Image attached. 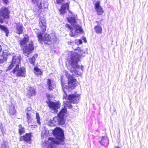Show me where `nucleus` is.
Wrapping results in <instances>:
<instances>
[{"label":"nucleus","instance_id":"obj_3","mask_svg":"<svg viewBox=\"0 0 148 148\" xmlns=\"http://www.w3.org/2000/svg\"><path fill=\"white\" fill-rule=\"evenodd\" d=\"M77 53L75 52H71V59L69 61L70 70L72 73H74L77 75H80L82 73L79 71V66L77 62L79 60L80 56H84L85 52L82 50L79 49Z\"/></svg>","mask_w":148,"mask_h":148},{"label":"nucleus","instance_id":"obj_2","mask_svg":"<svg viewBox=\"0 0 148 148\" xmlns=\"http://www.w3.org/2000/svg\"><path fill=\"white\" fill-rule=\"evenodd\" d=\"M53 133L58 140L53 138H50L45 143H43L44 148H55L57 145L64 144V136L63 131L61 129L56 127L53 130Z\"/></svg>","mask_w":148,"mask_h":148},{"label":"nucleus","instance_id":"obj_15","mask_svg":"<svg viewBox=\"0 0 148 148\" xmlns=\"http://www.w3.org/2000/svg\"><path fill=\"white\" fill-rule=\"evenodd\" d=\"M69 3H63L61 7V8L59 10L60 14H63L66 12V9H69Z\"/></svg>","mask_w":148,"mask_h":148},{"label":"nucleus","instance_id":"obj_18","mask_svg":"<svg viewBox=\"0 0 148 148\" xmlns=\"http://www.w3.org/2000/svg\"><path fill=\"white\" fill-rule=\"evenodd\" d=\"M100 144L103 145H107L108 144V141L106 136L102 137L101 140L99 141Z\"/></svg>","mask_w":148,"mask_h":148},{"label":"nucleus","instance_id":"obj_7","mask_svg":"<svg viewBox=\"0 0 148 148\" xmlns=\"http://www.w3.org/2000/svg\"><path fill=\"white\" fill-rule=\"evenodd\" d=\"M35 5L38 7L40 12L47 10L48 7V3L45 2L42 3L41 0H32Z\"/></svg>","mask_w":148,"mask_h":148},{"label":"nucleus","instance_id":"obj_14","mask_svg":"<svg viewBox=\"0 0 148 148\" xmlns=\"http://www.w3.org/2000/svg\"><path fill=\"white\" fill-rule=\"evenodd\" d=\"M39 25L42 31L43 32H45L46 30V26L45 20L44 18H40Z\"/></svg>","mask_w":148,"mask_h":148},{"label":"nucleus","instance_id":"obj_37","mask_svg":"<svg viewBox=\"0 0 148 148\" xmlns=\"http://www.w3.org/2000/svg\"><path fill=\"white\" fill-rule=\"evenodd\" d=\"M15 81H16L15 79H14V80H13V83H15Z\"/></svg>","mask_w":148,"mask_h":148},{"label":"nucleus","instance_id":"obj_42","mask_svg":"<svg viewBox=\"0 0 148 148\" xmlns=\"http://www.w3.org/2000/svg\"><path fill=\"white\" fill-rule=\"evenodd\" d=\"M45 135H47V134H45Z\"/></svg>","mask_w":148,"mask_h":148},{"label":"nucleus","instance_id":"obj_41","mask_svg":"<svg viewBox=\"0 0 148 148\" xmlns=\"http://www.w3.org/2000/svg\"><path fill=\"white\" fill-rule=\"evenodd\" d=\"M96 22L97 23H98V21H96Z\"/></svg>","mask_w":148,"mask_h":148},{"label":"nucleus","instance_id":"obj_8","mask_svg":"<svg viewBox=\"0 0 148 148\" xmlns=\"http://www.w3.org/2000/svg\"><path fill=\"white\" fill-rule=\"evenodd\" d=\"M38 40L40 43L42 44L43 42L45 44H48V42L51 40V37L49 35L47 34H45L43 37L41 33H39L37 35Z\"/></svg>","mask_w":148,"mask_h":148},{"label":"nucleus","instance_id":"obj_16","mask_svg":"<svg viewBox=\"0 0 148 148\" xmlns=\"http://www.w3.org/2000/svg\"><path fill=\"white\" fill-rule=\"evenodd\" d=\"M16 33L18 34H21L22 33L23 31V25L21 23H16Z\"/></svg>","mask_w":148,"mask_h":148},{"label":"nucleus","instance_id":"obj_17","mask_svg":"<svg viewBox=\"0 0 148 148\" xmlns=\"http://www.w3.org/2000/svg\"><path fill=\"white\" fill-rule=\"evenodd\" d=\"M6 51H7L6 50L4 51L3 52V55L0 56V63H3L6 61L7 60L6 57L10 55L9 54H8Z\"/></svg>","mask_w":148,"mask_h":148},{"label":"nucleus","instance_id":"obj_10","mask_svg":"<svg viewBox=\"0 0 148 148\" xmlns=\"http://www.w3.org/2000/svg\"><path fill=\"white\" fill-rule=\"evenodd\" d=\"M10 12L7 8L2 7L0 11V17L2 18L1 22L3 18H8L9 17Z\"/></svg>","mask_w":148,"mask_h":148},{"label":"nucleus","instance_id":"obj_30","mask_svg":"<svg viewBox=\"0 0 148 148\" xmlns=\"http://www.w3.org/2000/svg\"><path fill=\"white\" fill-rule=\"evenodd\" d=\"M35 60V58H32L30 60L29 62L31 63L34 65Z\"/></svg>","mask_w":148,"mask_h":148},{"label":"nucleus","instance_id":"obj_28","mask_svg":"<svg viewBox=\"0 0 148 148\" xmlns=\"http://www.w3.org/2000/svg\"><path fill=\"white\" fill-rule=\"evenodd\" d=\"M75 42V44L81 45L82 44V40L80 39L79 40H75L74 41Z\"/></svg>","mask_w":148,"mask_h":148},{"label":"nucleus","instance_id":"obj_40","mask_svg":"<svg viewBox=\"0 0 148 148\" xmlns=\"http://www.w3.org/2000/svg\"><path fill=\"white\" fill-rule=\"evenodd\" d=\"M2 72V71L0 70V75H1Z\"/></svg>","mask_w":148,"mask_h":148},{"label":"nucleus","instance_id":"obj_34","mask_svg":"<svg viewBox=\"0 0 148 148\" xmlns=\"http://www.w3.org/2000/svg\"><path fill=\"white\" fill-rule=\"evenodd\" d=\"M38 55L36 54L34 56H33L32 58H35V59L36 58H37V57Z\"/></svg>","mask_w":148,"mask_h":148},{"label":"nucleus","instance_id":"obj_35","mask_svg":"<svg viewBox=\"0 0 148 148\" xmlns=\"http://www.w3.org/2000/svg\"><path fill=\"white\" fill-rule=\"evenodd\" d=\"M31 126L32 127H34V128L35 127V126L33 125H31Z\"/></svg>","mask_w":148,"mask_h":148},{"label":"nucleus","instance_id":"obj_19","mask_svg":"<svg viewBox=\"0 0 148 148\" xmlns=\"http://www.w3.org/2000/svg\"><path fill=\"white\" fill-rule=\"evenodd\" d=\"M28 95L31 97L34 96L36 95V92L35 89L34 88L29 87L28 88Z\"/></svg>","mask_w":148,"mask_h":148},{"label":"nucleus","instance_id":"obj_1","mask_svg":"<svg viewBox=\"0 0 148 148\" xmlns=\"http://www.w3.org/2000/svg\"><path fill=\"white\" fill-rule=\"evenodd\" d=\"M64 72L68 79V86L62 84V88L64 92L63 98L65 99L67 98V101L66 102L65 101H64V108H62L58 114V116L55 117L53 118L54 121L56 122V121L57 120L58 123L60 125H64L65 123L64 116L66 111L65 108L67 107L70 108H71L72 106L69 103H78L80 99V96L77 94H71L67 96L66 91L71 90L75 86H76L77 84L75 83L76 80L72 75H71L69 74L65 70Z\"/></svg>","mask_w":148,"mask_h":148},{"label":"nucleus","instance_id":"obj_38","mask_svg":"<svg viewBox=\"0 0 148 148\" xmlns=\"http://www.w3.org/2000/svg\"><path fill=\"white\" fill-rule=\"evenodd\" d=\"M2 19L0 17V22H1Z\"/></svg>","mask_w":148,"mask_h":148},{"label":"nucleus","instance_id":"obj_13","mask_svg":"<svg viewBox=\"0 0 148 148\" xmlns=\"http://www.w3.org/2000/svg\"><path fill=\"white\" fill-rule=\"evenodd\" d=\"M47 84L49 90H52L56 86L54 80L48 79L47 81Z\"/></svg>","mask_w":148,"mask_h":148},{"label":"nucleus","instance_id":"obj_12","mask_svg":"<svg viewBox=\"0 0 148 148\" xmlns=\"http://www.w3.org/2000/svg\"><path fill=\"white\" fill-rule=\"evenodd\" d=\"M31 133L26 134L25 136H21L20 138V141L24 140L27 143L29 142L31 140Z\"/></svg>","mask_w":148,"mask_h":148},{"label":"nucleus","instance_id":"obj_24","mask_svg":"<svg viewBox=\"0 0 148 148\" xmlns=\"http://www.w3.org/2000/svg\"><path fill=\"white\" fill-rule=\"evenodd\" d=\"M27 122L28 123V124H29V123H31L32 122V119L31 117V114L29 112L27 113ZM29 125H30L29 124Z\"/></svg>","mask_w":148,"mask_h":148},{"label":"nucleus","instance_id":"obj_25","mask_svg":"<svg viewBox=\"0 0 148 148\" xmlns=\"http://www.w3.org/2000/svg\"><path fill=\"white\" fill-rule=\"evenodd\" d=\"M19 128L18 130L19 133L20 134H23L25 132V128L21 125H18Z\"/></svg>","mask_w":148,"mask_h":148},{"label":"nucleus","instance_id":"obj_31","mask_svg":"<svg viewBox=\"0 0 148 148\" xmlns=\"http://www.w3.org/2000/svg\"><path fill=\"white\" fill-rule=\"evenodd\" d=\"M82 40H84V41L85 42H87V41L86 40V38L85 37H82Z\"/></svg>","mask_w":148,"mask_h":148},{"label":"nucleus","instance_id":"obj_11","mask_svg":"<svg viewBox=\"0 0 148 148\" xmlns=\"http://www.w3.org/2000/svg\"><path fill=\"white\" fill-rule=\"evenodd\" d=\"M100 2L99 1H97L94 3L95 9L98 15L102 14L104 12L103 8L100 5Z\"/></svg>","mask_w":148,"mask_h":148},{"label":"nucleus","instance_id":"obj_36","mask_svg":"<svg viewBox=\"0 0 148 148\" xmlns=\"http://www.w3.org/2000/svg\"><path fill=\"white\" fill-rule=\"evenodd\" d=\"M114 148H120L118 146H115V147Z\"/></svg>","mask_w":148,"mask_h":148},{"label":"nucleus","instance_id":"obj_5","mask_svg":"<svg viewBox=\"0 0 148 148\" xmlns=\"http://www.w3.org/2000/svg\"><path fill=\"white\" fill-rule=\"evenodd\" d=\"M68 22L71 24L74 29H73L69 25L66 24V26L70 30V35L74 37L77 33L82 32V29L81 26L77 24L75 19L74 18L68 17L67 18Z\"/></svg>","mask_w":148,"mask_h":148},{"label":"nucleus","instance_id":"obj_27","mask_svg":"<svg viewBox=\"0 0 148 148\" xmlns=\"http://www.w3.org/2000/svg\"><path fill=\"white\" fill-rule=\"evenodd\" d=\"M36 119L37 120V123L38 124L40 125L41 123L40 122V118L39 114L38 113H36Z\"/></svg>","mask_w":148,"mask_h":148},{"label":"nucleus","instance_id":"obj_9","mask_svg":"<svg viewBox=\"0 0 148 148\" xmlns=\"http://www.w3.org/2000/svg\"><path fill=\"white\" fill-rule=\"evenodd\" d=\"M34 50V47L33 44L32 42H31L23 47V53L25 56L28 57V55L31 53Z\"/></svg>","mask_w":148,"mask_h":148},{"label":"nucleus","instance_id":"obj_26","mask_svg":"<svg viewBox=\"0 0 148 148\" xmlns=\"http://www.w3.org/2000/svg\"><path fill=\"white\" fill-rule=\"evenodd\" d=\"M10 114L12 115H14L16 113V111L15 110L14 107V106L12 107V108H11L10 110Z\"/></svg>","mask_w":148,"mask_h":148},{"label":"nucleus","instance_id":"obj_33","mask_svg":"<svg viewBox=\"0 0 148 148\" xmlns=\"http://www.w3.org/2000/svg\"><path fill=\"white\" fill-rule=\"evenodd\" d=\"M80 68L82 71H83L84 69V67L82 65L81 66Z\"/></svg>","mask_w":148,"mask_h":148},{"label":"nucleus","instance_id":"obj_22","mask_svg":"<svg viewBox=\"0 0 148 148\" xmlns=\"http://www.w3.org/2000/svg\"><path fill=\"white\" fill-rule=\"evenodd\" d=\"M0 29L3 30L5 33L6 36H8L9 34V31L7 28L4 26L0 25Z\"/></svg>","mask_w":148,"mask_h":148},{"label":"nucleus","instance_id":"obj_4","mask_svg":"<svg viewBox=\"0 0 148 148\" xmlns=\"http://www.w3.org/2000/svg\"><path fill=\"white\" fill-rule=\"evenodd\" d=\"M20 62V56H15L12 58V62L8 67V70H10L14 66H16L14 69L12 70L13 73H15L17 76L25 77L26 75V70L24 67L19 68Z\"/></svg>","mask_w":148,"mask_h":148},{"label":"nucleus","instance_id":"obj_32","mask_svg":"<svg viewBox=\"0 0 148 148\" xmlns=\"http://www.w3.org/2000/svg\"><path fill=\"white\" fill-rule=\"evenodd\" d=\"M4 3L5 4H7L8 2V0H3Z\"/></svg>","mask_w":148,"mask_h":148},{"label":"nucleus","instance_id":"obj_6","mask_svg":"<svg viewBox=\"0 0 148 148\" xmlns=\"http://www.w3.org/2000/svg\"><path fill=\"white\" fill-rule=\"evenodd\" d=\"M47 102L51 112L53 113H57L58 111L57 109L60 107V103L59 101L54 102L50 100L48 101Z\"/></svg>","mask_w":148,"mask_h":148},{"label":"nucleus","instance_id":"obj_29","mask_svg":"<svg viewBox=\"0 0 148 148\" xmlns=\"http://www.w3.org/2000/svg\"><path fill=\"white\" fill-rule=\"evenodd\" d=\"M68 43L69 45H75V42L74 41L71 40L69 41L68 42Z\"/></svg>","mask_w":148,"mask_h":148},{"label":"nucleus","instance_id":"obj_23","mask_svg":"<svg viewBox=\"0 0 148 148\" xmlns=\"http://www.w3.org/2000/svg\"><path fill=\"white\" fill-rule=\"evenodd\" d=\"M34 70L35 71V74L36 75H40L42 73V72L37 67H34Z\"/></svg>","mask_w":148,"mask_h":148},{"label":"nucleus","instance_id":"obj_20","mask_svg":"<svg viewBox=\"0 0 148 148\" xmlns=\"http://www.w3.org/2000/svg\"><path fill=\"white\" fill-rule=\"evenodd\" d=\"M29 40L28 37L26 35L24 36V38L23 40L20 41V45H21L26 44Z\"/></svg>","mask_w":148,"mask_h":148},{"label":"nucleus","instance_id":"obj_39","mask_svg":"<svg viewBox=\"0 0 148 148\" xmlns=\"http://www.w3.org/2000/svg\"><path fill=\"white\" fill-rule=\"evenodd\" d=\"M43 135V132H42V133H41V136H42Z\"/></svg>","mask_w":148,"mask_h":148},{"label":"nucleus","instance_id":"obj_21","mask_svg":"<svg viewBox=\"0 0 148 148\" xmlns=\"http://www.w3.org/2000/svg\"><path fill=\"white\" fill-rule=\"evenodd\" d=\"M95 30L96 33L98 34H101L102 33V28L99 25H98L95 27Z\"/></svg>","mask_w":148,"mask_h":148}]
</instances>
